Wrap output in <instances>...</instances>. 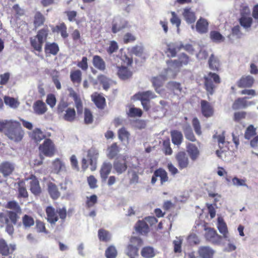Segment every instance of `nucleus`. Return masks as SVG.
Returning <instances> with one entry per match:
<instances>
[{
    "label": "nucleus",
    "instance_id": "obj_1",
    "mask_svg": "<svg viewBox=\"0 0 258 258\" xmlns=\"http://www.w3.org/2000/svg\"><path fill=\"white\" fill-rule=\"evenodd\" d=\"M7 207L14 211H6L0 213V226H6V231L12 235L14 232L13 225L16 224L18 218L17 213L21 212V209L18 203L14 201L9 202Z\"/></svg>",
    "mask_w": 258,
    "mask_h": 258
},
{
    "label": "nucleus",
    "instance_id": "obj_2",
    "mask_svg": "<svg viewBox=\"0 0 258 258\" xmlns=\"http://www.w3.org/2000/svg\"><path fill=\"white\" fill-rule=\"evenodd\" d=\"M6 131V136L11 140L15 142L20 141L24 135L21 124L16 120H10Z\"/></svg>",
    "mask_w": 258,
    "mask_h": 258
},
{
    "label": "nucleus",
    "instance_id": "obj_3",
    "mask_svg": "<svg viewBox=\"0 0 258 258\" xmlns=\"http://www.w3.org/2000/svg\"><path fill=\"white\" fill-rule=\"evenodd\" d=\"M68 106V102L61 100L57 105V113L65 121L73 122L76 118V111L74 108Z\"/></svg>",
    "mask_w": 258,
    "mask_h": 258
},
{
    "label": "nucleus",
    "instance_id": "obj_4",
    "mask_svg": "<svg viewBox=\"0 0 258 258\" xmlns=\"http://www.w3.org/2000/svg\"><path fill=\"white\" fill-rule=\"evenodd\" d=\"M99 156V152L97 149L91 148L87 152V159L84 158L82 160V168L86 170L88 167V162L91 166V171H94L97 168V159Z\"/></svg>",
    "mask_w": 258,
    "mask_h": 258
},
{
    "label": "nucleus",
    "instance_id": "obj_5",
    "mask_svg": "<svg viewBox=\"0 0 258 258\" xmlns=\"http://www.w3.org/2000/svg\"><path fill=\"white\" fill-rule=\"evenodd\" d=\"M135 100L141 101L143 108L147 111L150 108V100L156 97V95L151 91L139 92L134 96Z\"/></svg>",
    "mask_w": 258,
    "mask_h": 258
},
{
    "label": "nucleus",
    "instance_id": "obj_6",
    "mask_svg": "<svg viewBox=\"0 0 258 258\" xmlns=\"http://www.w3.org/2000/svg\"><path fill=\"white\" fill-rule=\"evenodd\" d=\"M48 35L47 31L42 29L39 31L36 36L30 38V42L32 47L36 51L40 52L43 43L46 40Z\"/></svg>",
    "mask_w": 258,
    "mask_h": 258
},
{
    "label": "nucleus",
    "instance_id": "obj_7",
    "mask_svg": "<svg viewBox=\"0 0 258 258\" xmlns=\"http://www.w3.org/2000/svg\"><path fill=\"white\" fill-rule=\"evenodd\" d=\"M142 245V240L138 237H132L130 240V244L127 246L126 253L131 258L138 255V248Z\"/></svg>",
    "mask_w": 258,
    "mask_h": 258
},
{
    "label": "nucleus",
    "instance_id": "obj_8",
    "mask_svg": "<svg viewBox=\"0 0 258 258\" xmlns=\"http://www.w3.org/2000/svg\"><path fill=\"white\" fill-rule=\"evenodd\" d=\"M40 153L46 156L51 157L55 153V148L52 141L49 139H45L42 145L39 146Z\"/></svg>",
    "mask_w": 258,
    "mask_h": 258
},
{
    "label": "nucleus",
    "instance_id": "obj_9",
    "mask_svg": "<svg viewBox=\"0 0 258 258\" xmlns=\"http://www.w3.org/2000/svg\"><path fill=\"white\" fill-rule=\"evenodd\" d=\"M213 138L217 140L220 148V150H217L216 154L219 158H222V154L228 149V143L225 141L224 133L222 132L220 134L216 133L213 136Z\"/></svg>",
    "mask_w": 258,
    "mask_h": 258
},
{
    "label": "nucleus",
    "instance_id": "obj_10",
    "mask_svg": "<svg viewBox=\"0 0 258 258\" xmlns=\"http://www.w3.org/2000/svg\"><path fill=\"white\" fill-rule=\"evenodd\" d=\"M167 68L165 69L161 73V75L166 80L174 78L179 71L177 64L172 62L171 60L167 62Z\"/></svg>",
    "mask_w": 258,
    "mask_h": 258
},
{
    "label": "nucleus",
    "instance_id": "obj_11",
    "mask_svg": "<svg viewBox=\"0 0 258 258\" xmlns=\"http://www.w3.org/2000/svg\"><path fill=\"white\" fill-rule=\"evenodd\" d=\"M205 86L207 92L211 95L214 93L215 86L213 84V81L216 83L220 82L219 77L215 73H210L207 77L205 78Z\"/></svg>",
    "mask_w": 258,
    "mask_h": 258
},
{
    "label": "nucleus",
    "instance_id": "obj_12",
    "mask_svg": "<svg viewBox=\"0 0 258 258\" xmlns=\"http://www.w3.org/2000/svg\"><path fill=\"white\" fill-rule=\"evenodd\" d=\"M175 159L180 169H183L188 167L189 161L184 152H178L175 156Z\"/></svg>",
    "mask_w": 258,
    "mask_h": 258
},
{
    "label": "nucleus",
    "instance_id": "obj_13",
    "mask_svg": "<svg viewBox=\"0 0 258 258\" xmlns=\"http://www.w3.org/2000/svg\"><path fill=\"white\" fill-rule=\"evenodd\" d=\"M16 249V245L10 244L8 245L4 239H0V253L3 255L8 256L12 253Z\"/></svg>",
    "mask_w": 258,
    "mask_h": 258
},
{
    "label": "nucleus",
    "instance_id": "obj_14",
    "mask_svg": "<svg viewBox=\"0 0 258 258\" xmlns=\"http://www.w3.org/2000/svg\"><path fill=\"white\" fill-rule=\"evenodd\" d=\"M205 237L209 241L214 244H219L221 242V236L217 234L216 231L212 228H206Z\"/></svg>",
    "mask_w": 258,
    "mask_h": 258
},
{
    "label": "nucleus",
    "instance_id": "obj_15",
    "mask_svg": "<svg viewBox=\"0 0 258 258\" xmlns=\"http://www.w3.org/2000/svg\"><path fill=\"white\" fill-rule=\"evenodd\" d=\"M186 151L192 161H196L200 155L199 148L194 144L188 143L187 145Z\"/></svg>",
    "mask_w": 258,
    "mask_h": 258
},
{
    "label": "nucleus",
    "instance_id": "obj_16",
    "mask_svg": "<svg viewBox=\"0 0 258 258\" xmlns=\"http://www.w3.org/2000/svg\"><path fill=\"white\" fill-rule=\"evenodd\" d=\"M52 169L53 172L57 174L67 172L65 164L58 158L55 159L52 162Z\"/></svg>",
    "mask_w": 258,
    "mask_h": 258
},
{
    "label": "nucleus",
    "instance_id": "obj_17",
    "mask_svg": "<svg viewBox=\"0 0 258 258\" xmlns=\"http://www.w3.org/2000/svg\"><path fill=\"white\" fill-rule=\"evenodd\" d=\"M112 66L117 69V75L118 77L122 80H125L132 75V73L125 67H119V64L113 63Z\"/></svg>",
    "mask_w": 258,
    "mask_h": 258
},
{
    "label": "nucleus",
    "instance_id": "obj_18",
    "mask_svg": "<svg viewBox=\"0 0 258 258\" xmlns=\"http://www.w3.org/2000/svg\"><path fill=\"white\" fill-rule=\"evenodd\" d=\"M112 168V164L107 161L104 162L100 170V176L102 181H105L110 174Z\"/></svg>",
    "mask_w": 258,
    "mask_h": 258
},
{
    "label": "nucleus",
    "instance_id": "obj_19",
    "mask_svg": "<svg viewBox=\"0 0 258 258\" xmlns=\"http://www.w3.org/2000/svg\"><path fill=\"white\" fill-rule=\"evenodd\" d=\"M34 112L37 115H42L47 111V107L45 103L41 100L35 102L33 105Z\"/></svg>",
    "mask_w": 258,
    "mask_h": 258
},
{
    "label": "nucleus",
    "instance_id": "obj_20",
    "mask_svg": "<svg viewBox=\"0 0 258 258\" xmlns=\"http://www.w3.org/2000/svg\"><path fill=\"white\" fill-rule=\"evenodd\" d=\"M217 228L219 232L223 235V237L228 241H230L227 225L222 217H218Z\"/></svg>",
    "mask_w": 258,
    "mask_h": 258
},
{
    "label": "nucleus",
    "instance_id": "obj_21",
    "mask_svg": "<svg viewBox=\"0 0 258 258\" xmlns=\"http://www.w3.org/2000/svg\"><path fill=\"white\" fill-rule=\"evenodd\" d=\"M70 97H72L75 102V106L78 113L83 112V105L80 97L77 93L72 89H69Z\"/></svg>",
    "mask_w": 258,
    "mask_h": 258
},
{
    "label": "nucleus",
    "instance_id": "obj_22",
    "mask_svg": "<svg viewBox=\"0 0 258 258\" xmlns=\"http://www.w3.org/2000/svg\"><path fill=\"white\" fill-rule=\"evenodd\" d=\"M201 110L203 115L205 117L211 116L213 114V108L210 103L206 100H202L201 102Z\"/></svg>",
    "mask_w": 258,
    "mask_h": 258
},
{
    "label": "nucleus",
    "instance_id": "obj_23",
    "mask_svg": "<svg viewBox=\"0 0 258 258\" xmlns=\"http://www.w3.org/2000/svg\"><path fill=\"white\" fill-rule=\"evenodd\" d=\"M126 156H123L122 157L123 162L119 160H115L113 163V167L118 174H120L126 170L127 168L126 163L125 161Z\"/></svg>",
    "mask_w": 258,
    "mask_h": 258
},
{
    "label": "nucleus",
    "instance_id": "obj_24",
    "mask_svg": "<svg viewBox=\"0 0 258 258\" xmlns=\"http://www.w3.org/2000/svg\"><path fill=\"white\" fill-rule=\"evenodd\" d=\"M214 252L209 246H201L198 250L199 255L202 258H213Z\"/></svg>",
    "mask_w": 258,
    "mask_h": 258
},
{
    "label": "nucleus",
    "instance_id": "obj_25",
    "mask_svg": "<svg viewBox=\"0 0 258 258\" xmlns=\"http://www.w3.org/2000/svg\"><path fill=\"white\" fill-rule=\"evenodd\" d=\"M247 98H239L235 101L233 103L232 107L234 109H238L239 108H244L250 105H253L254 103L251 101H247L246 99Z\"/></svg>",
    "mask_w": 258,
    "mask_h": 258
},
{
    "label": "nucleus",
    "instance_id": "obj_26",
    "mask_svg": "<svg viewBox=\"0 0 258 258\" xmlns=\"http://www.w3.org/2000/svg\"><path fill=\"white\" fill-rule=\"evenodd\" d=\"M125 27V21L119 17H115L113 21L112 31L116 33Z\"/></svg>",
    "mask_w": 258,
    "mask_h": 258
},
{
    "label": "nucleus",
    "instance_id": "obj_27",
    "mask_svg": "<svg viewBox=\"0 0 258 258\" xmlns=\"http://www.w3.org/2000/svg\"><path fill=\"white\" fill-rule=\"evenodd\" d=\"M253 77L247 75L243 76L238 82V86L240 88L250 87L254 83Z\"/></svg>",
    "mask_w": 258,
    "mask_h": 258
},
{
    "label": "nucleus",
    "instance_id": "obj_28",
    "mask_svg": "<svg viewBox=\"0 0 258 258\" xmlns=\"http://www.w3.org/2000/svg\"><path fill=\"white\" fill-rule=\"evenodd\" d=\"M29 135L34 142L38 143L45 138L43 133L39 128H35L33 131L29 132Z\"/></svg>",
    "mask_w": 258,
    "mask_h": 258
},
{
    "label": "nucleus",
    "instance_id": "obj_29",
    "mask_svg": "<svg viewBox=\"0 0 258 258\" xmlns=\"http://www.w3.org/2000/svg\"><path fill=\"white\" fill-rule=\"evenodd\" d=\"M14 169V165L9 162H4L0 164V172L5 176L12 173Z\"/></svg>",
    "mask_w": 258,
    "mask_h": 258
},
{
    "label": "nucleus",
    "instance_id": "obj_30",
    "mask_svg": "<svg viewBox=\"0 0 258 258\" xmlns=\"http://www.w3.org/2000/svg\"><path fill=\"white\" fill-rule=\"evenodd\" d=\"M47 221L51 224H55L58 220L57 212L51 207H48L46 209Z\"/></svg>",
    "mask_w": 258,
    "mask_h": 258
},
{
    "label": "nucleus",
    "instance_id": "obj_31",
    "mask_svg": "<svg viewBox=\"0 0 258 258\" xmlns=\"http://www.w3.org/2000/svg\"><path fill=\"white\" fill-rule=\"evenodd\" d=\"M92 62L94 67L101 71H104L106 69L105 61L99 55L93 56Z\"/></svg>",
    "mask_w": 258,
    "mask_h": 258
},
{
    "label": "nucleus",
    "instance_id": "obj_32",
    "mask_svg": "<svg viewBox=\"0 0 258 258\" xmlns=\"http://www.w3.org/2000/svg\"><path fill=\"white\" fill-rule=\"evenodd\" d=\"M208 23L202 18H200L197 22L196 30L200 33H205L208 31Z\"/></svg>",
    "mask_w": 258,
    "mask_h": 258
},
{
    "label": "nucleus",
    "instance_id": "obj_33",
    "mask_svg": "<svg viewBox=\"0 0 258 258\" xmlns=\"http://www.w3.org/2000/svg\"><path fill=\"white\" fill-rule=\"evenodd\" d=\"M30 189L32 193L37 195L40 192L39 182L35 177L32 176L29 181Z\"/></svg>",
    "mask_w": 258,
    "mask_h": 258
},
{
    "label": "nucleus",
    "instance_id": "obj_34",
    "mask_svg": "<svg viewBox=\"0 0 258 258\" xmlns=\"http://www.w3.org/2000/svg\"><path fill=\"white\" fill-rule=\"evenodd\" d=\"M182 14L185 20L187 23L191 24L195 22L196 17L194 13L191 11L190 9H184Z\"/></svg>",
    "mask_w": 258,
    "mask_h": 258
},
{
    "label": "nucleus",
    "instance_id": "obj_35",
    "mask_svg": "<svg viewBox=\"0 0 258 258\" xmlns=\"http://www.w3.org/2000/svg\"><path fill=\"white\" fill-rule=\"evenodd\" d=\"M172 142L175 145L179 146L182 143L183 136L181 132L174 130L171 132Z\"/></svg>",
    "mask_w": 258,
    "mask_h": 258
},
{
    "label": "nucleus",
    "instance_id": "obj_36",
    "mask_svg": "<svg viewBox=\"0 0 258 258\" xmlns=\"http://www.w3.org/2000/svg\"><path fill=\"white\" fill-rule=\"evenodd\" d=\"M120 150L116 143L112 144L107 150V156L110 159L115 158L119 152Z\"/></svg>",
    "mask_w": 258,
    "mask_h": 258
},
{
    "label": "nucleus",
    "instance_id": "obj_37",
    "mask_svg": "<svg viewBox=\"0 0 258 258\" xmlns=\"http://www.w3.org/2000/svg\"><path fill=\"white\" fill-rule=\"evenodd\" d=\"M165 80V79L163 78L161 74L157 77H154L152 79V82L153 86L154 87L157 93L159 94L161 93V90L159 88L160 86H161L163 82Z\"/></svg>",
    "mask_w": 258,
    "mask_h": 258
},
{
    "label": "nucleus",
    "instance_id": "obj_38",
    "mask_svg": "<svg viewBox=\"0 0 258 258\" xmlns=\"http://www.w3.org/2000/svg\"><path fill=\"white\" fill-rule=\"evenodd\" d=\"M48 190L51 197L53 199H57L60 196V193L58 191L56 185L52 182L48 184Z\"/></svg>",
    "mask_w": 258,
    "mask_h": 258
},
{
    "label": "nucleus",
    "instance_id": "obj_39",
    "mask_svg": "<svg viewBox=\"0 0 258 258\" xmlns=\"http://www.w3.org/2000/svg\"><path fill=\"white\" fill-rule=\"evenodd\" d=\"M171 61L177 64L178 69L179 70L181 67L188 64L189 59L188 57L186 55L183 53L180 55L178 60H171Z\"/></svg>",
    "mask_w": 258,
    "mask_h": 258
},
{
    "label": "nucleus",
    "instance_id": "obj_40",
    "mask_svg": "<svg viewBox=\"0 0 258 258\" xmlns=\"http://www.w3.org/2000/svg\"><path fill=\"white\" fill-rule=\"evenodd\" d=\"M59 48L58 45L54 43H46L45 46V51L46 53H49L55 55L58 51Z\"/></svg>",
    "mask_w": 258,
    "mask_h": 258
},
{
    "label": "nucleus",
    "instance_id": "obj_41",
    "mask_svg": "<svg viewBox=\"0 0 258 258\" xmlns=\"http://www.w3.org/2000/svg\"><path fill=\"white\" fill-rule=\"evenodd\" d=\"M252 22V19L250 16L243 15L239 20V22L241 26L244 28L247 29L250 27Z\"/></svg>",
    "mask_w": 258,
    "mask_h": 258
},
{
    "label": "nucleus",
    "instance_id": "obj_42",
    "mask_svg": "<svg viewBox=\"0 0 258 258\" xmlns=\"http://www.w3.org/2000/svg\"><path fill=\"white\" fill-rule=\"evenodd\" d=\"M136 229L141 234H145L148 233L149 227L145 222L139 221L136 224Z\"/></svg>",
    "mask_w": 258,
    "mask_h": 258
},
{
    "label": "nucleus",
    "instance_id": "obj_43",
    "mask_svg": "<svg viewBox=\"0 0 258 258\" xmlns=\"http://www.w3.org/2000/svg\"><path fill=\"white\" fill-rule=\"evenodd\" d=\"M154 175L160 178L162 184L168 181V177L167 173L166 171L163 169H159L156 170L154 172Z\"/></svg>",
    "mask_w": 258,
    "mask_h": 258
},
{
    "label": "nucleus",
    "instance_id": "obj_44",
    "mask_svg": "<svg viewBox=\"0 0 258 258\" xmlns=\"http://www.w3.org/2000/svg\"><path fill=\"white\" fill-rule=\"evenodd\" d=\"M93 100L97 107L103 108L105 103V98L100 95H94L93 96Z\"/></svg>",
    "mask_w": 258,
    "mask_h": 258
},
{
    "label": "nucleus",
    "instance_id": "obj_45",
    "mask_svg": "<svg viewBox=\"0 0 258 258\" xmlns=\"http://www.w3.org/2000/svg\"><path fill=\"white\" fill-rule=\"evenodd\" d=\"M183 130L185 137L187 140L191 142L196 141V138L194 135L192 129L189 124L185 125Z\"/></svg>",
    "mask_w": 258,
    "mask_h": 258
},
{
    "label": "nucleus",
    "instance_id": "obj_46",
    "mask_svg": "<svg viewBox=\"0 0 258 258\" xmlns=\"http://www.w3.org/2000/svg\"><path fill=\"white\" fill-rule=\"evenodd\" d=\"M168 57H173L176 56V50L174 43H170L167 45L166 50L165 51Z\"/></svg>",
    "mask_w": 258,
    "mask_h": 258
},
{
    "label": "nucleus",
    "instance_id": "obj_47",
    "mask_svg": "<svg viewBox=\"0 0 258 258\" xmlns=\"http://www.w3.org/2000/svg\"><path fill=\"white\" fill-rule=\"evenodd\" d=\"M4 101L7 105L14 109L17 108L20 104L17 100L10 97L6 96L4 98Z\"/></svg>",
    "mask_w": 258,
    "mask_h": 258
},
{
    "label": "nucleus",
    "instance_id": "obj_48",
    "mask_svg": "<svg viewBox=\"0 0 258 258\" xmlns=\"http://www.w3.org/2000/svg\"><path fill=\"white\" fill-rule=\"evenodd\" d=\"M241 33L240 31V27L236 26L232 30V33L228 35L230 40L233 41L235 39L239 38L241 37Z\"/></svg>",
    "mask_w": 258,
    "mask_h": 258
},
{
    "label": "nucleus",
    "instance_id": "obj_49",
    "mask_svg": "<svg viewBox=\"0 0 258 258\" xmlns=\"http://www.w3.org/2000/svg\"><path fill=\"white\" fill-rule=\"evenodd\" d=\"M141 254L143 257L152 258L155 255L154 249L150 246L145 247L142 250Z\"/></svg>",
    "mask_w": 258,
    "mask_h": 258
},
{
    "label": "nucleus",
    "instance_id": "obj_50",
    "mask_svg": "<svg viewBox=\"0 0 258 258\" xmlns=\"http://www.w3.org/2000/svg\"><path fill=\"white\" fill-rule=\"evenodd\" d=\"M167 87L168 89L172 91L175 94H178L179 92H180L181 90L180 84L174 82H169L167 84Z\"/></svg>",
    "mask_w": 258,
    "mask_h": 258
},
{
    "label": "nucleus",
    "instance_id": "obj_51",
    "mask_svg": "<svg viewBox=\"0 0 258 258\" xmlns=\"http://www.w3.org/2000/svg\"><path fill=\"white\" fill-rule=\"evenodd\" d=\"M183 241L182 237H176L173 241L174 251L175 252H180L181 251V244Z\"/></svg>",
    "mask_w": 258,
    "mask_h": 258
},
{
    "label": "nucleus",
    "instance_id": "obj_52",
    "mask_svg": "<svg viewBox=\"0 0 258 258\" xmlns=\"http://www.w3.org/2000/svg\"><path fill=\"white\" fill-rule=\"evenodd\" d=\"M82 73L80 70H76L71 73V79L74 83L79 84L81 81Z\"/></svg>",
    "mask_w": 258,
    "mask_h": 258
},
{
    "label": "nucleus",
    "instance_id": "obj_53",
    "mask_svg": "<svg viewBox=\"0 0 258 258\" xmlns=\"http://www.w3.org/2000/svg\"><path fill=\"white\" fill-rule=\"evenodd\" d=\"M210 37L213 41L218 43L224 41L225 39L224 37L217 31L211 32Z\"/></svg>",
    "mask_w": 258,
    "mask_h": 258
},
{
    "label": "nucleus",
    "instance_id": "obj_54",
    "mask_svg": "<svg viewBox=\"0 0 258 258\" xmlns=\"http://www.w3.org/2000/svg\"><path fill=\"white\" fill-rule=\"evenodd\" d=\"M45 19L43 16L39 12H37L34 17V25L36 27H38L43 24Z\"/></svg>",
    "mask_w": 258,
    "mask_h": 258
},
{
    "label": "nucleus",
    "instance_id": "obj_55",
    "mask_svg": "<svg viewBox=\"0 0 258 258\" xmlns=\"http://www.w3.org/2000/svg\"><path fill=\"white\" fill-rule=\"evenodd\" d=\"M71 185L72 183L68 180H65L63 182L59 184V186L61 190L65 191L68 195H71L72 194Z\"/></svg>",
    "mask_w": 258,
    "mask_h": 258
},
{
    "label": "nucleus",
    "instance_id": "obj_56",
    "mask_svg": "<svg viewBox=\"0 0 258 258\" xmlns=\"http://www.w3.org/2000/svg\"><path fill=\"white\" fill-rule=\"evenodd\" d=\"M105 255L107 258H115L117 255V251L115 247L110 246L105 251Z\"/></svg>",
    "mask_w": 258,
    "mask_h": 258
},
{
    "label": "nucleus",
    "instance_id": "obj_57",
    "mask_svg": "<svg viewBox=\"0 0 258 258\" xmlns=\"http://www.w3.org/2000/svg\"><path fill=\"white\" fill-rule=\"evenodd\" d=\"M129 137L130 134L124 128L118 131V138L121 141H128Z\"/></svg>",
    "mask_w": 258,
    "mask_h": 258
},
{
    "label": "nucleus",
    "instance_id": "obj_58",
    "mask_svg": "<svg viewBox=\"0 0 258 258\" xmlns=\"http://www.w3.org/2000/svg\"><path fill=\"white\" fill-rule=\"evenodd\" d=\"M98 236L101 240L107 241L109 240L111 238L110 233L104 230H99L98 231Z\"/></svg>",
    "mask_w": 258,
    "mask_h": 258
},
{
    "label": "nucleus",
    "instance_id": "obj_59",
    "mask_svg": "<svg viewBox=\"0 0 258 258\" xmlns=\"http://www.w3.org/2000/svg\"><path fill=\"white\" fill-rule=\"evenodd\" d=\"M255 128L252 125H250L246 128L245 132V138L249 140L251 137L255 135Z\"/></svg>",
    "mask_w": 258,
    "mask_h": 258
},
{
    "label": "nucleus",
    "instance_id": "obj_60",
    "mask_svg": "<svg viewBox=\"0 0 258 258\" xmlns=\"http://www.w3.org/2000/svg\"><path fill=\"white\" fill-rule=\"evenodd\" d=\"M209 66L212 70H217L219 67L218 59L213 55H211L209 60Z\"/></svg>",
    "mask_w": 258,
    "mask_h": 258
},
{
    "label": "nucleus",
    "instance_id": "obj_61",
    "mask_svg": "<svg viewBox=\"0 0 258 258\" xmlns=\"http://www.w3.org/2000/svg\"><path fill=\"white\" fill-rule=\"evenodd\" d=\"M172 17L170 19V22L172 24L175 25L177 28V31L179 32V27L181 23V20L177 16L174 12H171V13Z\"/></svg>",
    "mask_w": 258,
    "mask_h": 258
},
{
    "label": "nucleus",
    "instance_id": "obj_62",
    "mask_svg": "<svg viewBox=\"0 0 258 258\" xmlns=\"http://www.w3.org/2000/svg\"><path fill=\"white\" fill-rule=\"evenodd\" d=\"M23 223L25 227H30L34 224V221L31 217L25 215L23 218Z\"/></svg>",
    "mask_w": 258,
    "mask_h": 258
},
{
    "label": "nucleus",
    "instance_id": "obj_63",
    "mask_svg": "<svg viewBox=\"0 0 258 258\" xmlns=\"http://www.w3.org/2000/svg\"><path fill=\"white\" fill-rule=\"evenodd\" d=\"M192 125L196 133L198 135H201L202 132L201 130L200 123L199 120L197 117L194 118L192 120Z\"/></svg>",
    "mask_w": 258,
    "mask_h": 258
},
{
    "label": "nucleus",
    "instance_id": "obj_64",
    "mask_svg": "<svg viewBox=\"0 0 258 258\" xmlns=\"http://www.w3.org/2000/svg\"><path fill=\"white\" fill-rule=\"evenodd\" d=\"M46 103L51 108H53L56 104V100L54 95L50 94L47 96Z\"/></svg>",
    "mask_w": 258,
    "mask_h": 258
}]
</instances>
